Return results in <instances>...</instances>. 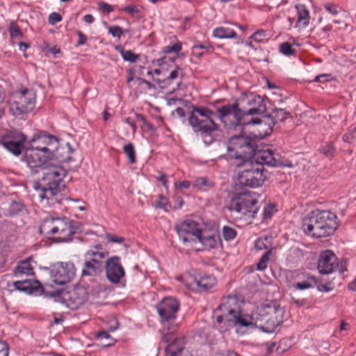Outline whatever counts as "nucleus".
I'll return each mask as SVG.
<instances>
[{
    "mask_svg": "<svg viewBox=\"0 0 356 356\" xmlns=\"http://www.w3.org/2000/svg\"><path fill=\"white\" fill-rule=\"evenodd\" d=\"M76 35L79 37L77 45L81 46L86 42L87 38L81 31H76Z\"/></svg>",
    "mask_w": 356,
    "mask_h": 356,
    "instance_id": "obj_55",
    "label": "nucleus"
},
{
    "mask_svg": "<svg viewBox=\"0 0 356 356\" xmlns=\"http://www.w3.org/2000/svg\"><path fill=\"white\" fill-rule=\"evenodd\" d=\"M309 279L312 281L314 286H316L317 289L321 292H329L332 290L330 286H329L327 284H322L317 278L312 275H310Z\"/></svg>",
    "mask_w": 356,
    "mask_h": 356,
    "instance_id": "obj_38",
    "label": "nucleus"
},
{
    "mask_svg": "<svg viewBox=\"0 0 356 356\" xmlns=\"http://www.w3.org/2000/svg\"><path fill=\"white\" fill-rule=\"evenodd\" d=\"M238 172V181L240 185L252 188L261 186L268 177V172L259 163L252 160L242 162Z\"/></svg>",
    "mask_w": 356,
    "mask_h": 356,
    "instance_id": "obj_8",
    "label": "nucleus"
},
{
    "mask_svg": "<svg viewBox=\"0 0 356 356\" xmlns=\"http://www.w3.org/2000/svg\"><path fill=\"white\" fill-rule=\"evenodd\" d=\"M156 207H159V208H161V209H163L165 210H167V207H168V201H167V200L165 197H163L162 196H160V200L156 203Z\"/></svg>",
    "mask_w": 356,
    "mask_h": 356,
    "instance_id": "obj_57",
    "label": "nucleus"
},
{
    "mask_svg": "<svg viewBox=\"0 0 356 356\" xmlns=\"http://www.w3.org/2000/svg\"><path fill=\"white\" fill-rule=\"evenodd\" d=\"M206 186L210 187L211 184H209L208 180L204 177H199L194 181V186L199 189H202L204 186Z\"/></svg>",
    "mask_w": 356,
    "mask_h": 356,
    "instance_id": "obj_46",
    "label": "nucleus"
},
{
    "mask_svg": "<svg viewBox=\"0 0 356 356\" xmlns=\"http://www.w3.org/2000/svg\"><path fill=\"white\" fill-rule=\"evenodd\" d=\"M271 254V250L267 251L259 259L257 268L259 270H264L267 267V264L269 261V256Z\"/></svg>",
    "mask_w": 356,
    "mask_h": 356,
    "instance_id": "obj_42",
    "label": "nucleus"
},
{
    "mask_svg": "<svg viewBox=\"0 0 356 356\" xmlns=\"http://www.w3.org/2000/svg\"><path fill=\"white\" fill-rule=\"evenodd\" d=\"M136 119L138 122L142 123V128L146 129L147 131H153L154 130L153 125L147 122L145 117L140 113L136 114Z\"/></svg>",
    "mask_w": 356,
    "mask_h": 356,
    "instance_id": "obj_43",
    "label": "nucleus"
},
{
    "mask_svg": "<svg viewBox=\"0 0 356 356\" xmlns=\"http://www.w3.org/2000/svg\"><path fill=\"white\" fill-rule=\"evenodd\" d=\"M197 240L204 246L205 248H216L220 243V238L219 234L213 233L211 234L209 232L201 231Z\"/></svg>",
    "mask_w": 356,
    "mask_h": 356,
    "instance_id": "obj_23",
    "label": "nucleus"
},
{
    "mask_svg": "<svg viewBox=\"0 0 356 356\" xmlns=\"http://www.w3.org/2000/svg\"><path fill=\"white\" fill-rule=\"evenodd\" d=\"M38 173H41L42 177L33 187L38 192L40 202L49 206L60 204L62 199L59 185L67 171L62 166L51 165L39 170Z\"/></svg>",
    "mask_w": 356,
    "mask_h": 356,
    "instance_id": "obj_3",
    "label": "nucleus"
},
{
    "mask_svg": "<svg viewBox=\"0 0 356 356\" xmlns=\"http://www.w3.org/2000/svg\"><path fill=\"white\" fill-rule=\"evenodd\" d=\"M277 211L275 204H269L266 206L263 210V220H268L270 219L274 213Z\"/></svg>",
    "mask_w": 356,
    "mask_h": 356,
    "instance_id": "obj_39",
    "label": "nucleus"
},
{
    "mask_svg": "<svg viewBox=\"0 0 356 356\" xmlns=\"http://www.w3.org/2000/svg\"><path fill=\"white\" fill-rule=\"evenodd\" d=\"M216 283L214 276L206 273L200 274L199 277H195L194 284L196 289L200 292H205L211 289Z\"/></svg>",
    "mask_w": 356,
    "mask_h": 356,
    "instance_id": "obj_22",
    "label": "nucleus"
},
{
    "mask_svg": "<svg viewBox=\"0 0 356 356\" xmlns=\"http://www.w3.org/2000/svg\"><path fill=\"white\" fill-rule=\"evenodd\" d=\"M280 51L285 56H292L296 54V50L293 49L291 44L287 42L280 44Z\"/></svg>",
    "mask_w": 356,
    "mask_h": 356,
    "instance_id": "obj_40",
    "label": "nucleus"
},
{
    "mask_svg": "<svg viewBox=\"0 0 356 356\" xmlns=\"http://www.w3.org/2000/svg\"><path fill=\"white\" fill-rule=\"evenodd\" d=\"M14 274L16 277H20L24 275H33V268L29 259L20 261L14 270Z\"/></svg>",
    "mask_w": 356,
    "mask_h": 356,
    "instance_id": "obj_26",
    "label": "nucleus"
},
{
    "mask_svg": "<svg viewBox=\"0 0 356 356\" xmlns=\"http://www.w3.org/2000/svg\"><path fill=\"white\" fill-rule=\"evenodd\" d=\"M106 238L108 242L122 243L124 241V238L118 237V236L112 234H106Z\"/></svg>",
    "mask_w": 356,
    "mask_h": 356,
    "instance_id": "obj_50",
    "label": "nucleus"
},
{
    "mask_svg": "<svg viewBox=\"0 0 356 356\" xmlns=\"http://www.w3.org/2000/svg\"><path fill=\"white\" fill-rule=\"evenodd\" d=\"M268 240L267 237H266L264 239L259 238L255 241V248L256 249L259 250H261L263 249L267 248L265 244V241Z\"/></svg>",
    "mask_w": 356,
    "mask_h": 356,
    "instance_id": "obj_53",
    "label": "nucleus"
},
{
    "mask_svg": "<svg viewBox=\"0 0 356 356\" xmlns=\"http://www.w3.org/2000/svg\"><path fill=\"white\" fill-rule=\"evenodd\" d=\"M337 227V215L328 210H314L302 221L305 233L317 238L333 234Z\"/></svg>",
    "mask_w": 356,
    "mask_h": 356,
    "instance_id": "obj_4",
    "label": "nucleus"
},
{
    "mask_svg": "<svg viewBox=\"0 0 356 356\" xmlns=\"http://www.w3.org/2000/svg\"><path fill=\"white\" fill-rule=\"evenodd\" d=\"M62 20L61 15L58 13L53 12L49 15V23L51 25L56 24L57 22H59Z\"/></svg>",
    "mask_w": 356,
    "mask_h": 356,
    "instance_id": "obj_49",
    "label": "nucleus"
},
{
    "mask_svg": "<svg viewBox=\"0 0 356 356\" xmlns=\"http://www.w3.org/2000/svg\"><path fill=\"white\" fill-rule=\"evenodd\" d=\"M124 121L131 126V129H132V132L134 134L136 133V124L134 122V121L131 120V118L128 117V118H126Z\"/></svg>",
    "mask_w": 356,
    "mask_h": 356,
    "instance_id": "obj_61",
    "label": "nucleus"
},
{
    "mask_svg": "<svg viewBox=\"0 0 356 356\" xmlns=\"http://www.w3.org/2000/svg\"><path fill=\"white\" fill-rule=\"evenodd\" d=\"M193 47H196V49H197L198 50L204 51V53L208 52L209 50L211 48V45H209L208 43L196 44L194 45Z\"/></svg>",
    "mask_w": 356,
    "mask_h": 356,
    "instance_id": "obj_58",
    "label": "nucleus"
},
{
    "mask_svg": "<svg viewBox=\"0 0 356 356\" xmlns=\"http://www.w3.org/2000/svg\"><path fill=\"white\" fill-rule=\"evenodd\" d=\"M337 267V258L331 250L321 252L318 261V270L320 274H330L335 271Z\"/></svg>",
    "mask_w": 356,
    "mask_h": 356,
    "instance_id": "obj_20",
    "label": "nucleus"
},
{
    "mask_svg": "<svg viewBox=\"0 0 356 356\" xmlns=\"http://www.w3.org/2000/svg\"><path fill=\"white\" fill-rule=\"evenodd\" d=\"M256 148V141L252 138L242 134L234 135L228 140L226 157L244 162L255 154Z\"/></svg>",
    "mask_w": 356,
    "mask_h": 356,
    "instance_id": "obj_10",
    "label": "nucleus"
},
{
    "mask_svg": "<svg viewBox=\"0 0 356 356\" xmlns=\"http://www.w3.org/2000/svg\"><path fill=\"white\" fill-rule=\"evenodd\" d=\"M35 92L31 89L25 88L15 92L7 101L10 113L15 118L24 119L35 108Z\"/></svg>",
    "mask_w": 356,
    "mask_h": 356,
    "instance_id": "obj_11",
    "label": "nucleus"
},
{
    "mask_svg": "<svg viewBox=\"0 0 356 356\" xmlns=\"http://www.w3.org/2000/svg\"><path fill=\"white\" fill-rule=\"evenodd\" d=\"M24 208V204L21 202L12 201L7 209L6 213L10 217L17 216L23 211Z\"/></svg>",
    "mask_w": 356,
    "mask_h": 356,
    "instance_id": "obj_28",
    "label": "nucleus"
},
{
    "mask_svg": "<svg viewBox=\"0 0 356 356\" xmlns=\"http://www.w3.org/2000/svg\"><path fill=\"white\" fill-rule=\"evenodd\" d=\"M123 151L127 156L129 163H134L136 161L134 145L131 143H126L123 147Z\"/></svg>",
    "mask_w": 356,
    "mask_h": 356,
    "instance_id": "obj_33",
    "label": "nucleus"
},
{
    "mask_svg": "<svg viewBox=\"0 0 356 356\" xmlns=\"http://www.w3.org/2000/svg\"><path fill=\"white\" fill-rule=\"evenodd\" d=\"M184 346L180 340L173 339L166 350L171 356H178L183 350Z\"/></svg>",
    "mask_w": 356,
    "mask_h": 356,
    "instance_id": "obj_29",
    "label": "nucleus"
},
{
    "mask_svg": "<svg viewBox=\"0 0 356 356\" xmlns=\"http://www.w3.org/2000/svg\"><path fill=\"white\" fill-rule=\"evenodd\" d=\"M348 289L350 291H356V277L348 284Z\"/></svg>",
    "mask_w": 356,
    "mask_h": 356,
    "instance_id": "obj_64",
    "label": "nucleus"
},
{
    "mask_svg": "<svg viewBox=\"0 0 356 356\" xmlns=\"http://www.w3.org/2000/svg\"><path fill=\"white\" fill-rule=\"evenodd\" d=\"M284 314V308L276 302L264 304L257 309L255 324L266 332H273L283 323Z\"/></svg>",
    "mask_w": 356,
    "mask_h": 356,
    "instance_id": "obj_7",
    "label": "nucleus"
},
{
    "mask_svg": "<svg viewBox=\"0 0 356 356\" xmlns=\"http://www.w3.org/2000/svg\"><path fill=\"white\" fill-rule=\"evenodd\" d=\"M26 137L21 131L13 129L2 136L1 144L15 156H19L24 148Z\"/></svg>",
    "mask_w": 356,
    "mask_h": 356,
    "instance_id": "obj_16",
    "label": "nucleus"
},
{
    "mask_svg": "<svg viewBox=\"0 0 356 356\" xmlns=\"http://www.w3.org/2000/svg\"><path fill=\"white\" fill-rule=\"evenodd\" d=\"M108 255L106 251L102 250L100 245H95L94 249L88 250L84 254V263L82 268L83 276H97L100 274L104 266V261Z\"/></svg>",
    "mask_w": 356,
    "mask_h": 356,
    "instance_id": "obj_13",
    "label": "nucleus"
},
{
    "mask_svg": "<svg viewBox=\"0 0 356 356\" xmlns=\"http://www.w3.org/2000/svg\"><path fill=\"white\" fill-rule=\"evenodd\" d=\"M213 36L220 39H229L236 37V33L228 27H217L213 31Z\"/></svg>",
    "mask_w": 356,
    "mask_h": 356,
    "instance_id": "obj_27",
    "label": "nucleus"
},
{
    "mask_svg": "<svg viewBox=\"0 0 356 356\" xmlns=\"http://www.w3.org/2000/svg\"><path fill=\"white\" fill-rule=\"evenodd\" d=\"M192 52L193 56L197 58H200L204 54V51L198 50L197 49H196V47H193L192 48Z\"/></svg>",
    "mask_w": 356,
    "mask_h": 356,
    "instance_id": "obj_62",
    "label": "nucleus"
},
{
    "mask_svg": "<svg viewBox=\"0 0 356 356\" xmlns=\"http://www.w3.org/2000/svg\"><path fill=\"white\" fill-rule=\"evenodd\" d=\"M179 69V67L177 65H176L175 66V69L172 70L170 72L169 76H167L165 79H156L154 81L156 82V83L159 86L160 88H164L167 85L170 84V81L171 80H174V79H175L176 78L178 77V76H179V72H178Z\"/></svg>",
    "mask_w": 356,
    "mask_h": 356,
    "instance_id": "obj_30",
    "label": "nucleus"
},
{
    "mask_svg": "<svg viewBox=\"0 0 356 356\" xmlns=\"http://www.w3.org/2000/svg\"><path fill=\"white\" fill-rule=\"evenodd\" d=\"M216 113L204 106H193L188 116V124L195 133L210 136L219 128L213 118Z\"/></svg>",
    "mask_w": 356,
    "mask_h": 356,
    "instance_id": "obj_9",
    "label": "nucleus"
},
{
    "mask_svg": "<svg viewBox=\"0 0 356 356\" xmlns=\"http://www.w3.org/2000/svg\"><path fill=\"white\" fill-rule=\"evenodd\" d=\"M266 111L265 99L254 93L244 95L238 102L226 104L217 109L218 118L226 129L244 127L251 124H259L264 136L270 135L275 122Z\"/></svg>",
    "mask_w": 356,
    "mask_h": 356,
    "instance_id": "obj_1",
    "label": "nucleus"
},
{
    "mask_svg": "<svg viewBox=\"0 0 356 356\" xmlns=\"http://www.w3.org/2000/svg\"><path fill=\"white\" fill-rule=\"evenodd\" d=\"M181 49L180 43H175L172 45H168L163 47V51L165 54L178 53Z\"/></svg>",
    "mask_w": 356,
    "mask_h": 356,
    "instance_id": "obj_44",
    "label": "nucleus"
},
{
    "mask_svg": "<svg viewBox=\"0 0 356 356\" xmlns=\"http://www.w3.org/2000/svg\"><path fill=\"white\" fill-rule=\"evenodd\" d=\"M105 272L106 278L113 284H118L124 277L125 270L118 256H112L105 261Z\"/></svg>",
    "mask_w": 356,
    "mask_h": 356,
    "instance_id": "obj_18",
    "label": "nucleus"
},
{
    "mask_svg": "<svg viewBox=\"0 0 356 356\" xmlns=\"http://www.w3.org/2000/svg\"><path fill=\"white\" fill-rule=\"evenodd\" d=\"M50 275L52 281L63 285L71 281L75 275V268L72 263H58L51 267Z\"/></svg>",
    "mask_w": 356,
    "mask_h": 356,
    "instance_id": "obj_17",
    "label": "nucleus"
},
{
    "mask_svg": "<svg viewBox=\"0 0 356 356\" xmlns=\"http://www.w3.org/2000/svg\"><path fill=\"white\" fill-rule=\"evenodd\" d=\"M270 115L276 123L277 122H284L289 116H290V113L283 108H275L273 109L272 114Z\"/></svg>",
    "mask_w": 356,
    "mask_h": 356,
    "instance_id": "obj_31",
    "label": "nucleus"
},
{
    "mask_svg": "<svg viewBox=\"0 0 356 356\" xmlns=\"http://www.w3.org/2000/svg\"><path fill=\"white\" fill-rule=\"evenodd\" d=\"M15 227V225L7 220H3L1 222V229L3 231H6L8 229L13 230Z\"/></svg>",
    "mask_w": 356,
    "mask_h": 356,
    "instance_id": "obj_54",
    "label": "nucleus"
},
{
    "mask_svg": "<svg viewBox=\"0 0 356 356\" xmlns=\"http://www.w3.org/2000/svg\"><path fill=\"white\" fill-rule=\"evenodd\" d=\"M320 152L323 154L325 157L328 159H332L334 157L336 148L332 145V144L329 143L324 146H322L320 149Z\"/></svg>",
    "mask_w": 356,
    "mask_h": 356,
    "instance_id": "obj_36",
    "label": "nucleus"
},
{
    "mask_svg": "<svg viewBox=\"0 0 356 356\" xmlns=\"http://www.w3.org/2000/svg\"><path fill=\"white\" fill-rule=\"evenodd\" d=\"M108 33L113 37L120 38L123 34V31L119 26H113L108 28Z\"/></svg>",
    "mask_w": 356,
    "mask_h": 356,
    "instance_id": "obj_45",
    "label": "nucleus"
},
{
    "mask_svg": "<svg viewBox=\"0 0 356 356\" xmlns=\"http://www.w3.org/2000/svg\"><path fill=\"white\" fill-rule=\"evenodd\" d=\"M222 234L223 236V238L225 241H230L234 239L236 236V232L234 229L228 227V226H223L222 228Z\"/></svg>",
    "mask_w": 356,
    "mask_h": 356,
    "instance_id": "obj_37",
    "label": "nucleus"
},
{
    "mask_svg": "<svg viewBox=\"0 0 356 356\" xmlns=\"http://www.w3.org/2000/svg\"><path fill=\"white\" fill-rule=\"evenodd\" d=\"M79 223L63 217L45 218L39 227L40 232L47 237L54 236L58 242L72 241V236L79 232Z\"/></svg>",
    "mask_w": 356,
    "mask_h": 356,
    "instance_id": "obj_6",
    "label": "nucleus"
},
{
    "mask_svg": "<svg viewBox=\"0 0 356 356\" xmlns=\"http://www.w3.org/2000/svg\"><path fill=\"white\" fill-rule=\"evenodd\" d=\"M115 49L120 53L122 58L125 61L135 63L139 58V56L138 54H134L131 50H124L122 49L120 47H116Z\"/></svg>",
    "mask_w": 356,
    "mask_h": 356,
    "instance_id": "obj_32",
    "label": "nucleus"
},
{
    "mask_svg": "<svg viewBox=\"0 0 356 356\" xmlns=\"http://www.w3.org/2000/svg\"><path fill=\"white\" fill-rule=\"evenodd\" d=\"M324 8L328 13H330L332 15H336L338 14L337 7L334 3L325 4Z\"/></svg>",
    "mask_w": 356,
    "mask_h": 356,
    "instance_id": "obj_52",
    "label": "nucleus"
},
{
    "mask_svg": "<svg viewBox=\"0 0 356 356\" xmlns=\"http://www.w3.org/2000/svg\"><path fill=\"white\" fill-rule=\"evenodd\" d=\"M15 290L31 294L38 292L39 290L46 296H49V293L45 292L38 281H32L29 279L15 281L13 283Z\"/></svg>",
    "mask_w": 356,
    "mask_h": 356,
    "instance_id": "obj_21",
    "label": "nucleus"
},
{
    "mask_svg": "<svg viewBox=\"0 0 356 356\" xmlns=\"http://www.w3.org/2000/svg\"><path fill=\"white\" fill-rule=\"evenodd\" d=\"M99 6L104 12H106L107 13H110L112 11H113V8L112 6H111L110 4H108L107 3L101 1L99 3Z\"/></svg>",
    "mask_w": 356,
    "mask_h": 356,
    "instance_id": "obj_56",
    "label": "nucleus"
},
{
    "mask_svg": "<svg viewBox=\"0 0 356 356\" xmlns=\"http://www.w3.org/2000/svg\"><path fill=\"white\" fill-rule=\"evenodd\" d=\"M257 204V200L252 194L242 193L232 200L229 210L254 218L259 209Z\"/></svg>",
    "mask_w": 356,
    "mask_h": 356,
    "instance_id": "obj_14",
    "label": "nucleus"
},
{
    "mask_svg": "<svg viewBox=\"0 0 356 356\" xmlns=\"http://www.w3.org/2000/svg\"><path fill=\"white\" fill-rule=\"evenodd\" d=\"M175 113H176L179 118H184L186 116L185 111L181 107H177L175 111L172 112V115H174Z\"/></svg>",
    "mask_w": 356,
    "mask_h": 356,
    "instance_id": "obj_59",
    "label": "nucleus"
},
{
    "mask_svg": "<svg viewBox=\"0 0 356 356\" xmlns=\"http://www.w3.org/2000/svg\"><path fill=\"white\" fill-rule=\"evenodd\" d=\"M178 300L171 296L165 297L156 305L161 323L164 325H172L179 309Z\"/></svg>",
    "mask_w": 356,
    "mask_h": 356,
    "instance_id": "obj_15",
    "label": "nucleus"
},
{
    "mask_svg": "<svg viewBox=\"0 0 356 356\" xmlns=\"http://www.w3.org/2000/svg\"><path fill=\"white\" fill-rule=\"evenodd\" d=\"M9 347L6 342L0 341V356H8Z\"/></svg>",
    "mask_w": 356,
    "mask_h": 356,
    "instance_id": "obj_51",
    "label": "nucleus"
},
{
    "mask_svg": "<svg viewBox=\"0 0 356 356\" xmlns=\"http://www.w3.org/2000/svg\"><path fill=\"white\" fill-rule=\"evenodd\" d=\"M296 9L298 15V20L296 27L299 26L305 28L308 26L309 23V12L304 4H298L296 6Z\"/></svg>",
    "mask_w": 356,
    "mask_h": 356,
    "instance_id": "obj_25",
    "label": "nucleus"
},
{
    "mask_svg": "<svg viewBox=\"0 0 356 356\" xmlns=\"http://www.w3.org/2000/svg\"><path fill=\"white\" fill-rule=\"evenodd\" d=\"M218 309L223 312L216 317V325L220 332H226L233 327L241 328L251 325V322L241 315L236 296L224 298Z\"/></svg>",
    "mask_w": 356,
    "mask_h": 356,
    "instance_id": "obj_5",
    "label": "nucleus"
},
{
    "mask_svg": "<svg viewBox=\"0 0 356 356\" xmlns=\"http://www.w3.org/2000/svg\"><path fill=\"white\" fill-rule=\"evenodd\" d=\"M42 139L44 143L47 140H54L57 143L56 137L47 134L46 131H38L35 134L29 141L25 158L28 166L33 172H39V170L49 168L51 165L60 166L55 164L54 160L58 163L68 162L71 159L72 147L67 143L64 145L57 147L54 151H51L47 147L35 146L34 144Z\"/></svg>",
    "mask_w": 356,
    "mask_h": 356,
    "instance_id": "obj_2",
    "label": "nucleus"
},
{
    "mask_svg": "<svg viewBox=\"0 0 356 356\" xmlns=\"http://www.w3.org/2000/svg\"><path fill=\"white\" fill-rule=\"evenodd\" d=\"M266 36V31L264 30H259L256 32H254L250 37V38L253 39L254 40L257 42L261 41Z\"/></svg>",
    "mask_w": 356,
    "mask_h": 356,
    "instance_id": "obj_48",
    "label": "nucleus"
},
{
    "mask_svg": "<svg viewBox=\"0 0 356 356\" xmlns=\"http://www.w3.org/2000/svg\"><path fill=\"white\" fill-rule=\"evenodd\" d=\"M8 31L11 38H23V33L15 22L11 21L9 24Z\"/></svg>",
    "mask_w": 356,
    "mask_h": 356,
    "instance_id": "obj_34",
    "label": "nucleus"
},
{
    "mask_svg": "<svg viewBox=\"0 0 356 356\" xmlns=\"http://www.w3.org/2000/svg\"><path fill=\"white\" fill-rule=\"evenodd\" d=\"M254 162L261 163L264 167V165L276 167L279 165V161L276 160L273 156L271 150H266L261 152L256 159H252Z\"/></svg>",
    "mask_w": 356,
    "mask_h": 356,
    "instance_id": "obj_24",
    "label": "nucleus"
},
{
    "mask_svg": "<svg viewBox=\"0 0 356 356\" xmlns=\"http://www.w3.org/2000/svg\"><path fill=\"white\" fill-rule=\"evenodd\" d=\"M157 179L162 183L163 186L165 188L168 187V186H167V182H168L167 177H166V175L165 174L161 173L159 177L157 178Z\"/></svg>",
    "mask_w": 356,
    "mask_h": 356,
    "instance_id": "obj_60",
    "label": "nucleus"
},
{
    "mask_svg": "<svg viewBox=\"0 0 356 356\" xmlns=\"http://www.w3.org/2000/svg\"><path fill=\"white\" fill-rule=\"evenodd\" d=\"M122 10L127 13L132 17L140 18L141 16V10L139 6L129 4L126 6L124 8L122 9Z\"/></svg>",
    "mask_w": 356,
    "mask_h": 356,
    "instance_id": "obj_35",
    "label": "nucleus"
},
{
    "mask_svg": "<svg viewBox=\"0 0 356 356\" xmlns=\"http://www.w3.org/2000/svg\"><path fill=\"white\" fill-rule=\"evenodd\" d=\"M83 20L87 24H92L94 22V17L92 15L88 14L83 17Z\"/></svg>",
    "mask_w": 356,
    "mask_h": 356,
    "instance_id": "obj_63",
    "label": "nucleus"
},
{
    "mask_svg": "<svg viewBox=\"0 0 356 356\" xmlns=\"http://www.w3.org/2000/svg\"><path fill=\"white\" fill-rule=\"evenodd\" d=\"M331 74H322L315 76L314 81L320 83H326L332 79Z\"/></svg>",
    "mask_w": 356,
    "mask_h": 356,
    "instance_id": "obj_47",
    "label": "nucleus"
},
{
    "mask_svg": "<svg viewBox=\"0 0 356 356\" xmlns=\"http://www.w3.org/2000/svg\"><path fill=\"white\" fill-rule=\"evenodd\" d=\"M49 296L60 300L71 309H76L85 303L88 298L87 290L82 286H76L49 293Z\"/></svg>",
    "mask_w": 356,
    "mask_h": 356,
    "instance_id": "obj_12",
    "label": "nucleus"
},
{
    "mask_svg": "<svg viewBox=\"0 0 356 356\" xmlns=\"http://www.w3.org/2000/svg\"><path fill=\"white\" fill-rule=\"evenodd\" d=\"M309 276L310 275L307 276V280L296 283L293 285V287L297 290H301V291L313 288L314 283L312 282V281L310 279H309Z\"/></svg>",
    "mask_w": 356,
    "mask_h": 356,
    "instance_id": "obj_41",
    "label": "nucleus"
},
{
    "mask_svg": "<svg viewBox=\"0 0 356 356\" xmlns=\"http://www.w3.org/2000/svg\"><path fill=\"white\" fill-rule=\"evenodd\" d=\"M176 231L179 238L186 243L193 241V236L197 239L202 229L197 222L193 220H186L176 226Z\"/></svg>",
    "mask_w": 356,
    "mask_h": 356,
    "instance_id": "obj_19",
    "label": "nucleus"
}]
</instances>
